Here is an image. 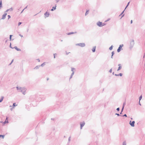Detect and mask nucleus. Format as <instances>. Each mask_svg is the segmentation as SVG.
I'll use <instances>...</instances> for the list:
<instances>
[{
    "label": "nucleus",
    "mask_w": 145,
    "mask_h": 145,
    "mask_svg": "<svg viewBox=\"0 0 145 145\" xmlns=\"http://www.w3.org/2000/svg\"><path fill=\"white\" fill-rule=\"evenodd\" d=\"M116 114L118 116H119V114Z\"/></svg>",
    "instance_id": "34"
},
{
    "label": "nucleus",
    "mask_w": 145,
    "mask_h": 145,
    "mask_svg": "<svg viewBox=\"0 0 145 145\" xmlns=\"http://www.w3.org/2000/svg\"><path fill=\"white\" fill-rule=\"evenodd\" d=\"M115 75L116 76H119V74H115Z\"/></svg>",
    "instance_id": "35"
},
{
    "label": "nucleus",
    "mask_w": 145,
    "mask_h": 145,
    "mask_svg": "<svg viewBox=\"0 0 145 145\" xmlns=\"http://www.w3.org/2000/svg\"><path fill=\"white\" fill-rule=\"evenodd\" d=\"M11 37H12V35H10V40H11Z\"/></svg>",
    "instance_id": "26"
},
{
    "label": "nucleus",
    "mask_w": 145,
    "mask_h": 145,
    "mask_svg": "<svg viewBox=\"0 0 145 145\" xmlns=\"http://www.w3.org/2000/svg\"><path fill=\"white\" fill-rule=\"evenodd\" d=\"M88 11H87L86 12V13L85 15H86L87 14H88Z\"/></svg>",
    "instance_id": "23"
},
{
    "label": "nucleus",
    "mask_w": 145,
    "mask_h": 145,
    "mask_svg": "<svg viewBox=\"0 0 145 145\" xmlns=\"http://www.w3.org/2000/svg\"><path fill=\"white\" fill-rule=\"evenodd\" d=\"M56 6H55V7H53L52 8L51 10L52 11H53L54 10H55L56 9Z\"/></svg>",
    "instance_id": "12"
},
{
    "label": "nucleus",
    "mask_w": 145,
    "mask_h": 145,
    "mask_svg": "<svg viewBox=\"0 0 145 145\" xmlns=\"http://www.w3.org/2000/svg\"><path fill=\"white\" fill-rule=\"evenodd\" d=\"M8 19H9V18H10V15H8Z\"/></svg>",
    "instance_id": "27"
},
{
    "label": "nucleus",
    "mask_w": 145,
    "mask_h": 145,
    "mask_svg": "<svg viewBox=\"0 0 145 145\" xmlns=\"http://www.w3.org/2000/svg\"><path fill=\"white\" fill-rule=\"evenodd\" d=\"M54 58H55V55H54Z\"/></svg>",
    "instance_id": "39"
},
{
    "label": "nucleus",
    "mask_w": 145,
    "mask_h": 145,
    "mask_svg": "<svg viewBox=\"0 0 145 145\" xmlns=\"http://www.w3.org/2000/svg\"><path fill=\"white\" fill-rule=\"evenodd\" d=\"M97 25L99 27H102L105 25V24L102 22H99L97 23Z\"/></svg>",
    "instance_id": "2"
},
{
    "label": "nucleus",
    "mask_w": 145,
    "mask_h": 145,
    "mask_svg": "<svg viewBox=\"0 0 145 145\" xmlns=\"http://www.w3.org/2000/svg\"><path fill=\"white\" fill-rule=\"evenodd\" d=\"M3 97H2L1 98L0 100V103L3 100Z\"/></svg>",
    "instance_id": "14"
},
{
    "label": "nucleus",
    "mask_w": 145,
    "mask_h": 145,
    "mask_svg": "<svg viewBox=\"0 0 145 145\" xmlns=\"http://www.w3.org/2000/svg\"><path fill=\"white\" fill-rule=\"evenodd\" d=\"M20 35V36L21 37H23V35Z\"/></svg>",
    "instance_id": "29"
},
{
    "label": "nucleus",
    "mask_w": 145,
    "mask_h": 145,
    "mask_svg": "<svg viewBox=\"0 0 145 145\" xmlns=\"http://www.w3.org/2000/svg\"><path fill=\"white\" fill-rule=\"evenodd\" d=\"M16 88H17V90H20V91H21V92H23V91L25 92L26 91V89H24H24H23V88H22L21 87H17ZM22 93L24 94H25L24 92H22Z\"/></svg>",
    "instance_id": "1"
},
{
    "label": "nucleus",
    "mask_w": 145,
    "mask_h": 145,
    "mask_svg": "<svg viewBox=\"0 0 145 145\" xmlns=\"http://www.w3.org/2000/svg\"><path fill=\"white\" fill-rule=\"evenodd\" d=\"M142 98V95H141L139 97V101H140L141 99Z\"/></svg>",
    "instance_id": "17"
},
{
    "label": "nucleus",
    "mask_w": 145,
    "mask_h": 145,
    "mask_svg": "<svg viewBox=\"0 0 145 145\" xmlns=\"http://www.w3.org/2000/svg\"><path fill=\"white\" fill-rule=\"evenodd\" d=\"M44 15L46 17H48L49 15V14L48 12H46L45 14Z\"/></svg>",
    "instance_id": "8"
},
{
    "label": "nucleus",
    "mask_w": 145,
    "mask_h": 145,
    "mask_svg": "<svg viewBox=\"0 0 145 145\" xmlns=\"http://www.w3.org/2000/svg\"><path fill=\"white\" fill-rule=\"evenodd\" d=\"M17 105H16L15 104V103H14L13 104V107H14L15 106H17Z\"/></svg>",
    "instance_id": "22"
},
{
    "label": "nucleus",
    "mask_w": 145,
    "mask_h": 145,
    "mask_svg": "<svg viewBox=\"0 0 145 145\" xmlns=\"http://www.w3.org/2000/svg\"><path fill=\"white\" fill-rule=\"evenodd\" d=\"M8 120H7V118H6V120H5V123H8Z\"/></svg>",
    "instance_id": "15"
},
{
    "label": "nucleus",
    "mask_w": 145,
    "mask_h": 145,
    "mask_svg": "<svg viewBox=\"0 0 145 145\" xmlns=\"http://www.w3.org/2000/svg\"><path fill=\"white\" fill-rule=\"evenodd\" d=\"M133 22V21H132V20H131V24H132Z\"/></svg>",
    "instance_id": "33"
},
{
    "label": "nucleus",
    "mask_w": 145,
    "mask_h": 145,
    "mask_svg": "<svg viewBox=\"0 0 145 145\" xmlns=\"http://www.w3.org/2000/svg\"><path fill=\"white\" fill-rule=\"evenodd\" d=\"M118 65L119 66V67L118 69V71H119V70H120L121 68V67L120 66V64Z\"/></svg>",
    "instance_id": "13"
},
{
    "label": "nucleus",
    "mask_w": 145,
    "mask_h": 145,
    "mask_svg": "<svg viewBox=\"0 0 145 145\" xmlns=\"http://www.w3.org/2000/svg\"><path fill=\"white\" fill-rule=\"evenodd\" d=\"M114 52H112V56H113V55H114Z\"/></svg>",
    "instance_id": "20"
},
{
    "label": "nucleus",
    "mask_w": 145,
    "mask_h": 145,
    "mask_svg": "<svg viewBox=\"0 0 145 145\" xmlns=\"http://www.w3.org/2000/svg\"><path fill=\"white\" fill-rule=\"evenodd\" d=\"M77 45H78L81 47H83L85 46V44L84 43H80L77 44Z\"/></svg>",
    "instance_id": "4"
},
{
    "label": "nucleus",
    "mask_w": 145,
    "mask_h": 145,
    "mask_svg": "<svg viewBox=\"0 0 145 145\" xmlns=\"http://www.w3.org/2000/svg\"><path fill=\"white\" fill-rule=\"evenodd\" d=\"M74 32H71V33H68V35H70V34H74Z\"/></svg>",
    "instance_id": "18"
},
{
    "label": "nucleus",
    "mask_w": 145,
    "mask_h": 145,
    "mask_svg": "<svg viewBox=\"0 0 145 145\" xmlns=\"http://www.w3.org/2000/svg\"><path fill=\"white\" fill-rule=\"evenodd\" d=\"M11 110H12V108H11Z\"/></svg>",
    "instance_id": "40"
},
{
    "label": "nucleus",
    "mask_w": 145,
    "mask_h": 145,
    "mask_svg": "<svg viewBox=\"0 0 145 145\" xmlns=\"http://www.w3.org/2000/svg\"><path fill=\"white\" fill-rule=\"evenodd\" d=\"M119 108H117V110H118V111H119Z\"/></svg>",
    "instance_id": "28"
},
{
    "label": "nucleus",
    "mask_w": 145,
    "mask_h": 145,
    "mask_svg": "<svg viewBox=\"0 0 145 145\" xmlns=\"http://www.w3.org/2000/svg\"><path fill=\"white\" fill-rule=\"evenodd\" d=\"M123 145H126V144L124 142L123 144Z\"/></svg>",
    "instance_id": "30"
},
{
    "label": "nucleus",
    "mask_w": 145,
    "mask_h": 145,
    "mask_svg": "<svg viewBox=\"0 0 145 145\" xmlns=\"http://www.w3.org/2000/svg\"><path fill=\"white\" fill-rule=\"evenodd\" d=\"M135 123V121H133L131 122V121H130L129 122V123L131 126L132 127H134L135 126L134 124Z\"/></svg>",
    "instance_id": "5"
},
{
    "label": "nucleus",
    "mask_w": 145,
    "mask_h": 145,
    "mask_svg": "<svg viewBox=\"0 0 145 145\" xmlns=\"http://www.w3.org/2000/svg\"><path fill=\"white\" fill-rule=\"evenodd\" d=\"M21 24V23L20 22L18 23V25H20Z\"/></svg>",
    "instance_id": "25"
},
{
    "label": "nucleus",
    "mask_w": 145,
    "mask_h": 145,
    "mask_svg": "<svg viewBox=\"0 0 145 145\" xmlns=\"http://www.w3.org/2000/svg\"><path fill=\"white\" fill-rule=\"evenodd\" d=\"M7 15V14L6 13H5L2 16V19H4L6 17V16Z\"/></svg>",
    "instance_id": "7"
},
{
    "label": "nucleus",
    "mask_w": 145,
    "mask_h": 145,
    "mask_svg": "<svg viewBox=\"0 0 145 145\" xmlns=\"http://www.w3.org/2000/svg\"><path fill=\"white\" fill-rule=\"evenodd\" d=\"M110 72H112V70L111 69L110 70Z\"/></svg>",
    "instance_id": "36"
},
{
    "label": "nucleus",
    "mask_w": 145,
    "mask_h": 145,
    "mask_svg": "<svg viewBox=\"0 0 145 145\" xmlns=\"http://www.w3.org/2000/svg\"><path fill=\"white\" fill-rule=\"evenodd\" d=\"M95 50V47H93L92 49V51L93 52H94Z\"/></svg>",
    "instance_id": "11"
},
{
    "label": "nucleus",
    "mask_w": 145,
    "mask_h": 145,
    "mask_svg": "<svg viewBox=\"0 0 145 145\" xmlns=\"http://www.w3.org/2000/svg\"><path fill=\"white\" fill-rule=\"evenodd\" d=\"M68 54V53H67L66 52V54Z\"/></svg>",
    "instance_id": "37"
},
{
    "label": "nucleus",
    "mask_w": 145,
    "mask_h": 145,
    "mask_svg": "<svg viewBox=\"0 0 145 145\" xmlns=\"http://www.w3.org/2000/svg\"><path fill=\"white\" fill-rule=\"evenodd\" d=\"M123 46V45H120L119 47L118 48V49L117 50V52H119L121 50V49H122V48Z\"/></svg>",
    "instance_id": "3"
},
{
    "label": "nucleus",
    "mask_w": 145,
    "mask_h": 145,
    "mask_svg": "<svg viewBox=\"0 0 145 145\" xmlns=\"http://www.w3.org/2000/svg\"><path fill=\"white\" fill-rule=\"evenodd\" d=\"M46 64V63H43L41 65V66H43L44 65H45Z\"/></svg>",
    "instance_id": "16"
},
{
    "label": "nucleus",
    "mask_w": 145,
    "mask_h": 145,
    "mask_svg": "<svg viewBox=\"0 0 145 145\" xmlns=\"http://www.w3.org/2000/svg\"><path fill=\"white\" fill-rule=\"evenodd\" d=\"M10 47H11V48H12V47H11V46H10Z\"/></svg>",
    "instance_id": "38"
},
{
    "label": "nucleus",
    "mask_w": 145,
    "mask_h": 145,
    "mask_svg": "<svg viewBox=\"0 0 145 145\" xmlns=\"http://www.w3.org/2000/svg\"><path fill=\"white\" fill-rule=\"evenodd\" d=\"M1 137L2 138H3L4 137V135H0V137Z\"/></svg>",
    "instance_id": "19"
},
{
    "label": "nucleus",
    "mask_w": 145,
    "mask_h": 145,
    "mask_svg": "<svg viewBox=\"0 0 145 145\" xmlns=\"http://www.w3.org/2000/svg\"><path fill=\"white\" fill-rule=\"evenodd\" d=\"M129 2L128 3L127 5V6L126 7H127L128 6V5H129Z\"/></svg>",
    "instance_id": "31"
},
{
    "label": "nucleus",
    "mask_w": 145,
    "mask_h": 145,
    "mask_svg": "<svg viewBox=\"0 0 145 145\" xmlns=\"http://www.w3.org/2000/svg\"><path fill=\"white\" fill-rule=\"evenodd\" d=\"M85 123L84 122H83L82 123H81L80 125V127H81V129H82V127L84 126V125H85Z\"/></svg>",
    "instance_id": "6"
},
{
    "label": "nucleus",
    "mask_w": 145,
    "mask_h": 145,
    "mask_svg": "<svg viewBox=\"0 0 145 145\" xmlns=\"http://www.w3.org/2000/svg\"><path fill=\"white\" fill-rule=\"evenodd\" d=\"M125 116V117H127V115L126 114H125L123 116Z\"/></svg>",
    "instance_id": "32"
},
{
    "label": "nucleus",
    "mask_w": 145,
    "mask_h": 145,
    "mask_svg": "<svg viewBox=\"0 0 145 145\" xmlns=\"http://www.w3.org/2000/svg\"><path fill=\"white\" fill-rule=\"evenodd\" d=\"M112 46H111V47H110L109 48V49L110 50H112Z\"/></svg>",
    "instance_id": "21"
},
{
    "label": "nucleus",
    "mask_w": 145,
    "mask_h": 145,
    "mask_svg": "<svg viewBox=\"0 0 145 145\" xmlns=\"http://www.w3.org/2000/svg\"><path fill=\"white\" fill-rule=\"evenodd\" d=\"M119 76H122V74L121 73L119 74Z\"/></svg>",
    "instance_id": "24"
},
{
    "label": "nucleus",
    "mask_w": 145,
    "mask_h": 145,
    "mask_svg": "<svg viewBox=\"0 0 145 145\" xmlns=\"http://www.w3.org/2000/svg\"><path fill=\"white\" fill-rule=\"evenodd\" d=\"M2 7V5L1 1L0 0V9Z\"/></svg>",
    "instance_id": "10"
},
{
    "label": "nucleus",
    "mask_w": 145,
    "mask_h": 145,
    "mask_svg": "<svg viewBox=\"0 0 145 145\" xmlns=\"http://www.w3.org/2000/svg\"><path fill=\"white\" fill-rule=\"evenodd\" d=\"M14 48H15L17 51H20L21 50L20 49L18 48L16 46Z\"/></svg>",
    "instance_id": "9"
}]
</instances>
